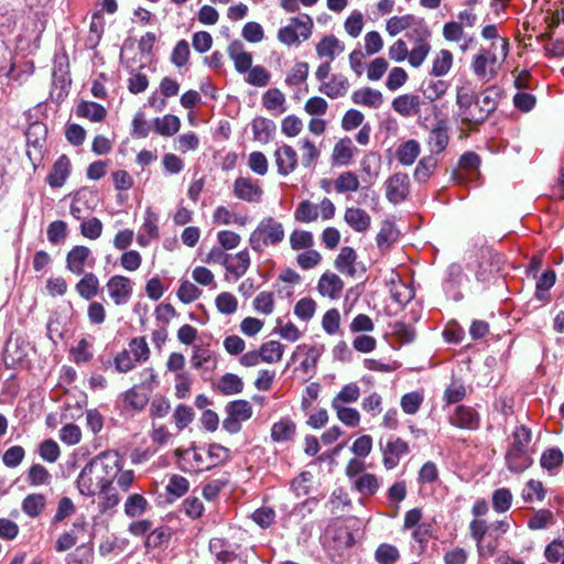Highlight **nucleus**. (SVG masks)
I'll return each instance as SVG.
<instances>
[{"label": "nucleus", "mask_w": 564, "mask_h": 564, "mask_svg": "<svg viewBox=\"0 0 564 564\" xmlns=\"http://www.w3.org/2000/svg\"><path fill=\"white\" fill-rule=\"evenodd\" d=\"M399 237V231L391 221H383L377 234V246L380 250H388Z\"/></svg>", "instance_id": "c9c22d12"}, {"label": "nucleus", "mask_w": 564, "mask_h": 564, "mask_svg": "<svg viewBox=\"0 0 564 564\" xmlns=\"http://www.w3.org/2000/svg\"><path fill=\"white\" fill-rule=\"evenodd\" d=\"M421 147L416 140H408L399 145L397 159L403 165H412L420 155Z\"/></svg>", "instance_id": "72a5a7b5"}, {"label": "nucleus", "mask_w": 564, "mask_h": 564, "mask_svg": "<svg viewBox=\"0 0 564 564\" xmlns=\"http://www.w3.org/2000/svg\"><path fill=\"white\" fill-rule=\"evenodd\" d=\"M94 550L91 546L82 544L74 552L67 555L66 564H91Z\"/></svg>", "instance_id": "680f3d73"}, {"label": "nucleus", "mask_w": 564, "mask_h": 564, "mask_svg": "<svg viewBox=\"0 0 564 564\" xmlns=\"http://www.w3.org/2000/svg\"><path fill=\"white\" fill-rule=\"evenodd\" d=\"M189 489L188 480L180 475H172L166 485V492L173 498L184 496Z\"/></svg>", "instance_id": "0e129e2a"}, {"label": "nucleus", "mask_w": 564, "mask_h": 564, "mask_svg": "<svg viewBox=\"0 0 564 564\" xmlns=\"http://www.w3.org/2000/svg\"><path fill=\"white\" fill-rule=\"evenodd\" d=\"M490 111L484 108H464L459 113L462 123L467 126L468 129H475L479 123L484 122L489 116Z\"/></svg>", "instance_id": "c03bdc74"}, {"label": "nucleus", "mask_w": 564, "mask_h": 564, "mask_svg": "<svg viewBox=\"0 0 564 564\" xmlns=\"http://www.w3.org/2000/svg\"><path fill=\"white\" fill-rule=\"evenodd\" d=\"M208 550L215 556V563H220L237 555L239 545L225 538L215 536L209 540Z\"/></svg>", "instance_id": "f3484780"}, {"label": "nucleus", "mask_w": 564, "mask_h": 564, "mask_svg": "<svg viewBox=\"0 0 564 564\" xmlns=\"http://www.w3.org/2000/svg\"><path fill=\"white\" fill-rule=\"evenodd\" d=\"M415 17L412 14L393 15L386 22V31L390 36H395L406 29L415 25Z\"/></svg>", "instance_id": "f704fd0d"}, {"label": "nucleus", "mask_w": 564, "mask_h": 564, "mask_svg": "<svg viewBox=\"0 0 564 564\" xmlns=\"http://www.w3.org/2000/svg\"><path fill=\"white\" fill-rule=\"evenodd\" d=\"M69 86L70 79L66 78L64 75L57 76L54 74V79L50 91L51 102L57 105L62 104L68 95Z\"/></svg>", "instance_id": "ea45409f"}, {"label": "nucleus", "mask_w": 564, "mask_h": 564, "mask_svg": "<svg viewBox=\"0 0 564 564\" xmlns=\"http://www.w3.org/2000/svg\"><path fill=\"white\" fill-rule=\"evenodd\" d=\"M358 152L350 138H343L337 141L332 152V164L334 166H347Z\"/></svg>", "instance_id": "2eb2a0df"}, {"label": "nucleus", "mask_w": 564, "mask_h": 564, "mask_svg": "<svg viewBox=\"0 0 564 564\" xmlns=\"http://www.w3.org/2000/svg\"><path fill=\"white\" fill-rule=\"evenodd\" d=\"M379 487V480L373 474H364L354 481V488L362 496L375 495Z\"/></svg>", "instance_id": "79ce46f5"}, {"label": "nucleus", "mask_w": 564, "mask_h": 564, "mask_svg": "<svg viewBox=\"0 0 564 564\" xmlns=\"http://www.w3.org/2000/svg\"><path fill=\"white\" fill-rule=\"evenodd\" d=\"M360 397V389L357 383H348L332 400V408H337V404H346L356 402Z\"/></svg>", "instance_id": "09e8293b"}, {"label": "nucleus", "mask_w": 564, "mask_h": 564, "mask_svg": "<svg viewBox=\"0 0 564 564\" xmlns=\"http://www.w3.org/2000/svg\"><path fill=\"white\" fill-rule=\"evenodd\" d=\"M106 286L109 296L116 305H123L128 303L132 295V282L127 276L113 275L108 280Z\"/></svg>", "instance_id": "9b49d317"}, {"label": "nucleus", "mask_w": 564, "mask_h": 564, "mask_svg": "<svg viewBox=\"0 0 564 564\" xmlns=\"http://www.w3.org/2000/svg\"><path fill=\"white\" fill-rule=\"evenodd\" d=\"M419 120L420 124L430 131L427 144L431 154L436 156L448 145L449 137L446 121L437 108H424V111L419 113Z\"/></svg>", "instance_id": "20e7f679"}, {"label": "nucleus", "mask_w": 564, "mask_h": 564, "mask_svg": "<svg viewBox=\"0 0 564 564\" xmlns=\"http://www.w3.org/2000/svg\"><path fill=\"white\" fill-rule=\"evenodd\" d=\"M556 280L553 270H546L536 281L535 297L540 301L547 302L550 300L549 290L554 285Z\"/></svg>", "instance_id": "a18cd8bd"}, {"label": "nucleus", "mask_w": 564, "mask_h": 564, "mask_svg": "<svg viewBox=\"0 0 564 564\" xmlns=\"http://www.w3.org/2000/svg\"><path fill=\"white\" fill-rule=\"evenodd\" d=\"M296 426L290 419H282L274 423L271 429V437L275 442H285L295 434Z\"/></svg>", "instance_id": "58836bf2"}, {"label": "nucleus", "mask_w": 564, "mask_h": 564, "mask_svg": "<svg viewBox=\"0 0 564 564\" xmlns=\"http://www.w3.org/2000/svg\"><path fill=\"white\" fill-rule=\"evenodd\" d=\"M225 410L228 415H231L241 422L249 420L253 413L251 404L247 400L242 399L228 402Z\"/></svg>", "instance_id": "37998d69"}, {"label": "nucleus", "mask_w": 564, "mask_h": 564, "mask_svg": "<svg viewBox=\"0 0 564 564\" xmlns=\"http://www.w3.org/2000/svg\"><path fill=\"white\" fill-rule=\"evenodd\" d=\"M121 456L116 451H105L91 458L80 470L76 484L80 495L99 496L100 510L107 511L120 502V497L112 487L120 468Z\"/></svg>", "instance_id": "f257e3e1"}, {"label": "nucleus", "mask_w": 564, "mask_h": 564, "mask_svg": "<svg viewBox=\"0 0 564 564\" xmlns=\"http://www.w3.org/2000/svg\"><path fill=\"white\" fill-rule=\"evenodd\" d=\"M359 188V180L351 171L343 172L335 180V189L337 193L356 192Z\"/></svg>", "instance_id": "8fccbe9b"}, {"label": "nucleus", "mask_w": 564, "mask_h": 564, "mask_svg": "<svg viewBox=\"0 0 564 564\" xmlns=\"http://www.w3.org/2000/svg\"><path fill=\"white\" fill-rule=\"evenodd\" d=\"M364 24V14L358 10H354L345 20L344 29L349 36L356 39L361 34Z\"/></svg>", "instance_id": "bf43d9fd"}, {"label": "nucleus", "mask_w": 564, "mask_h": 564, "mask_svg": "<svg viewBox=\"0 0 564 564\" xmlns=\"http://www.w3.org/2000/svg\"><path fill=\"white\" fill-rule=\"evenodd\" d=\"M512 494L508 488L496 489L492 494V507L499 512H506L512 505Z\"/></svg>", "instance_id": "e2e57ef3"}, {"label": "nucleus", "mask_w": 564, "mask_h": 564, "mask_svg": "<svg viewBox=\"0 0 564 564\" xmlns=\"http://www.w3.org/2000/svg\"><path fill=\"white\" fill-rule=\"evenodd\" d=\"M410 193V180L405 173H394L386 181L387 199L397 205L405 200Z\"/></svg>", "instance_id": "6e6552de"}, {"label": "nucleus", "mask_w": 564, "mask_h": 564, "mask_svg": "<svg viewBox=\"0 0 564 564\" xmlns=\"http://www.w3.org/2000/svg\"><path fill=\"white\" fill-rule=\"evenodd\" d=\"M344 219L357 232L368 230L371 224V217L369 214L357 207L346 208Z\"/></svg>", "instance_id": "b1692460"}, {"label": "nucleus", "mask_w": 564, "mask_h": 564, "mask_svg": "<svg viewBox=\"0 0 564 564\" xmlns=\"http://www.w3.org/2000/svg\"><path fill=\"white\" fill-rule=\"evenodd\" d=\"M314 22L308 14H300L290 19L289 24L278 31V40L288 46H299L307 41L313 33Z\"/></svg>", "instance_id": "423d86ee"}, {"label": "nucleus", "mask_w": 564, "mask_h": 564, "mask_svg": "<svg viewBox=\"0 0 564 564\" xmlns=\"http://www.w3.org/2000/svg\"><path fill=\"white\" fill-rule=\"evenodd\" d=\"M564 462V455L561 449L552 447L545 449L540 458L541 467L550 475H556Z\"/></svg>", "instance_id": "a878e982"}, {"label": "nucleus", "mask_w": 564, "mask_h": 564, "mask_svg": "<svg viewBox=\"0 0 564 564\" xmlns=\"http://www.w3.org/2000/svg\"><path fill=\"white\" fill-rule=\"evenodd\" d=\"M253 308L263 315H270L274 310V296L272 292L262 291L253 300Z\"/></svg>", "instance_id": "69168bd1"}, {"label": "nucleus", "mask_w": 564, "mask_h": 564, "mask_svg": "<svg viewBox=\"0 0 564 564\" xmlns=\"http://www.w3.org/2000/svg\"><path fill=\"white\" fill-rule=\"evenodd\" d=\"M406 453H409L408 443L400 437H392L383 449V465L388 469L394 468L399 464L400 457Z\"/></svg>", "instance_id": "dca6fc26"}, {"label": "nucleus", "mask_w": 564, "mask_h": 564, "mask_svg": "<svg viewBox=\"0 0 564 564\" xmlns=\"http://www.w3.org/2000/svg\"><path fill=\"white\" fill-rule=\"evenodd\" d=\"M317 289L323 296L338 299L344 289V282L337 274L326 272L319 278Z\"/></svg>", "instance_id": "5701e85b"}, {"label": "nucleus", "mask_w": 564, "mask_h": 564, "mask_svg": "<svg viewBox=\"0 0 564 564\" xmlns=\"http://www.w3.org/2000/svg\"><path fill=\"white\" fill-rule=\"evenodd\" d=\"M217 310L225 315L234 314L238 308L237 299L229 292H223L215 300Z\"/></svg>", "instance_id": "338daca9"}, {"label": "nucleus", "mask_w": 564, "mask_h": 564, "mask_svg": "<svg viewBox=\"0 0 564 564\" xmlns=\"http://www.w3.org/2000/svg\"><path fill=\"white\" fill-rule=\"evenodd\" d=\"M357 253L351 247H343L335 259V268L344 275L357 274Z\"/></svg>", "instance_id": "412c9836"}, {"label": "nucleus", "mask_w": 564, "mask_h": 564, "mask_svg": "<svg viewBox=\"0 0 564 564\" xmlns=\"http://www.w3.org/2000/svg\"><path fill=\"white\" fill-rule=\"evenodd\" d=\"M70 161L67 155H61L53 164L46 182L51 187H62L69 176Z\"/></svg>", "instance_id": "4be33fe9"}, {"label": "nucleus", "mask_w": 564, "mask_h": 564, "mask_svg": "<svg viewBox=\"0 0 564 564\" xmlns=\"http://www.w3.org/2000/svg\"><path fill=\"white\" fill-rule=\"evenodd\" d=\"M414 33L416 34L417 43L411 51H409L408 62L412 67L419 68L424 63L431 51V45L424 41V39L430 35V32L425 25L420 23L414 29Z\"/></svg>", "instance_id": "9d476101"}, {"label": "nucleus", "mask_w": 564, "mask_h": 564, "mask_svg": "<svg viewBox=\"0 0 564 564\" xmlns=\"http://www.w3.org/2000/svg\"><path fill=\"white\" fill-rule=\"evenodd\" d=\"M232 192L237 198L248 203H258L263 195L258 181L242 176L235 180Z\"/></svg>", "instance_id": "f8f14e48"}, {"label": "nucleus", "mask_w": 564, "mask_h": 564, "mask_svg": "<svg viewBox=\"0 0 564 564\" xmlns=\"http://www.w3.org/2000/svg\"><path fill=\"white\" fill-rule=\"evenodd\" d=\"M227 53L234 62L235 69L238 73H247L252 65V55L247 52L240 41L231 42L227 47Z\"/></svg>", "instance_id": "a211bd4d"}, {"label": "nucleus", "mask_w": 564, "mask_h": 564, "mask_svg": "<svg viewBox=\"0 0 564 564\" xmlns=\"http://www.w3.org/2000/svg\"><path fill=\"white\" fill-rule=\"evenodd\" d=\"M243 386L239 376L228 372L220 377L215 389L223 395H232L242 392Z\"/></svg>", "instance_id": "bb28decb"}, {"label": "nucleus", "mask_w": 564, "mask_h": 564, "mask_svg": "<svg viewBox=\"0 0 564 564\" xmlns=\"http://www.w3.org/2000/svg\"><path fill=\"white\" fill-rule=\"evenodd\" d=\"M352 101L358 105L364 106H378L382 104V94L369 87L361 88L356 90L351 97Z\"/></svg>", "instance_id": "a19ab883"}, {"label": "nucleus", "mask_w": 564, "mask_h": 564, "mask_svg": "<svg viewBox=\"0 0 564 564\" xmlns=\"http://www.w3.org/2000/svg\"><path fill=\"white\" fill-rule=\"evenodd\" d=\"M301 164L305 169L312 170L314 167L315 162L319 156V151L316 145L305 139L301 142Z\"/></svg>", "instance_id": "864d4df0"}, {"label": "nucleus", "mask_w": 564, "mask_h": 564, "mask_svg": "<svg viewBox=\"0 0 564 564\" xmlns=\"http://www.w3.org/2000/svg\"><path fill=\"white\" fill-rule=\"evenodd\" d=\"M454 56L451 51L443 48L435 54L432 61L431 74L435 77L447 75L453 66Z\"/></svg>", "instance_id": "c85d7f7f"}, {"label": "nucleus", "mask_w": 564, "mask_h": 564, "mask_svg": "<svg viewBox=\"0 0 564 564\" xmlns=\"http://www.w3.org/2000/svg\"><path fill=\"white\" fill-rule=\"evenodd\" d=\"M46 498L42 494L28 495L21 505L22 511L31 518L39 517L45 509Z\"/></svg>", "instance_id": "473e14b6"}, {"label": "nucleus", "mask_w": 564, "mask_h": 564, "mask_svg": "<svg viewBox=\"0 0 564 564\" xmlns=\"http://www.w3.org/2000/svg\"><path fill=\"white\" fill-rule=\"evenodd\" d=\"M89 260H91L89 265L93 267L95 261L91 258L90 249L85 246H75L66 256V267L70 272L79 275L84 273L85 265Z\"/></svg>", "instance_id": "4468645a"}, {"label": "nucleus", "mask_w": 564, "mask_h": 564, "mask_svg": "<svg viewBox=\"0 0 564 564\" xmlns=\"http://www.w3.org/2000/svg\"><path fill=\"white\" fill-rule=\"evenodd\" d=\"M531 440V430L524 425L517 426L512 432L511 442L505 455L507 468L511 473H522L533 464L529 452Z\"/></svg>", "instance_id": "7ed1b4c3"}, {"label": "nucleus", "mask_w": 564, "mask_h": 564, "mask_svg": "<svg viewBox=\"0 0 564 564\" xmlns=\"http://www.w3.org/2000/svg\"><path fill=\"white\" fill-rule=\"evenodd\" d=\"M436 166L437 159L435 155L430 154L422 158L414 170L413 176L415 181L419 183H425L431 177Z\"/></svg>", "instance_id": "4c0bfd02"}, {"label": "nucleus", "mask_w": 564, "mask_h": 564, "mask_svg": "<svg viewBox=\"0 0 564 564\" xmlns=\"http://www.w3.org/2000/svg\"><path fill=\"white\" fill-rule=\"evenodd\" d=\"M318 217V207L310 200L301 202L294 213V218L301 223H312Z\"/></svg>", "instance_id": "6e6d98bb"}, {"label": "nucleus", "mask_w": 564, "mask_h": 564, "mask_svg": "<svg viewBox=\"0 0 564 564\" xmlns=\"http://www.w3.org/2000/svg\"><path fill=\"white\" fill-rule=\"evenodd\" d=\"M284 237L285 232L282 223L273 217H264L250 234L248 241L253 251L262 253L267 247L276 246L282 242Z\"/></svg>", "instance_id": "39448f33"}, {"label": "nucleus", "mask_w": 564, "mask_h": 564, "mask_svg": "<svg viewBox=\"0 0 564 564\" xmlns=\"http://www.w3.org/2000/svg\"><path fill=\"white\" fill-rule=\"evenodd\" d=\"M99 280L93 272L85 273L84 276L76 284V291L85 299L90 300L99 292Z\"/></svg>", "instance_id": "c756f323"}, {"label": "nucleus", "mask_w": 564, "mask_h": 564, "mask_svg": "<svg viewBox=\"0 0 564 564\" xmlns=\"http://www.w3.org/2000/svg\"><path fill=\"white\" fill-rule=\"evenodd\" d=\"M208 468L216 467L230 460V449L220 444H210L206 449Z\"/></svg>", "instance_id": "e433bc0d"}, {"label": "nucleus", "mask_w": 564, "mask_h": 564, "mask_svg": "<svg viewBox=\"0 0 564 564\" xmlns=\"http://www.w3.org/2000/svg\"><path fill=\"white\" fill-rule=\"evenodd\" d=\"M175 454L180 457H189L192 458V460L194 462V464H192V469L195 470V471H203V470H208V466H207V460H206V455H204L203 453H200V448L196 447V446H193L191 448H187V449H176L175 451Z\"/></svg>", "instance_id": "49530a36"}, {"label": "nucleus", "mask_w": 564, "mask_h": 564, "mask_svg": "<svg viewBox=\"0 0 564 564\" xmlns=\"http://www.w3.org/2000/svg\"><path fill=\"white\" fill-rule=\"evenodd\" d=\"M251 264L250 253L247 249L240 250L235 254H230L228 260L227 272L235 276L236 280L243 276Z\"/></svg>", "instance_id": "393cba45"}, {"label": "nucleus", "mask_w": 564, "mask_h": 564, "mask_svg": "<svg viewBox=\"0 0 564 564\" xmlns=\"http://www.w3.org/2000/svg\"><path fill=\"white\" fill-rule=\"evenodd\" d=\"M489 529L485 520H473L469 523L470 535L476 541L477 552L480 557H490L497 550L495 541H487L486 534Z\"/></svg>", "instance_id": "0eeeda50"}, {"label": "nucleus", "mask_w": 564, "mask_h": 564, "mask_svg": "<svg viewBox=\"0 0 564 564\" xmlns=\"http://www.w3.org/2000/svg\"><path fill=\"white\" fill-rule=\"evenodd\" d=\"M127 350L130 351L134 360L138 362L147 361L150 357V348L145 337L132 338Z\"/></svg>", "instance_id": "4d7b16f0"}, {"label": "nucleus", "mask_w": 564, "mask_h": 564, "mask_svg": "<svg viewBox=\"0 0 564 564\" xmlns=\"http://www.w3.org/2000/svg\"><path fill=\"white\" fill-rule=\"evenodd\" d=\"M344 50L343 42L333 34L325 35L315 46L317 56L329 62H333Z\"/></svg>", "instance_id": "6ab92c4d"}, {"label": "nucleus", "mask_w": 564, "mask_h": 564, "mask_svg": "<svg viewBox=\"0 0 564 564\" xmlns=\"http://www.w3.org/2000/svg\"><path fill=\"white\" fill-rule=\"evenodd\" d=\"M314 243L312 232L305 230H294L290 235V246L293 250L311 249Z\"/></svg>", "instance_id": "774afa93"}, {"label": "nucleus", "mask_w": 564, "mask_h": 564, "mask_svg": "<svg viewBox=\"0 0 564 564\" xmlns=\"http://www.w3.org/2000/svg\"><path fill=\"white\" fill-rule=\"evenodd\" d=\"M508 41L500 39L499 45L491 43L488 48H481L471 59L474 74L486 82L495 78L508 55Z\"/></svg>", "instance_id": "f03ea898"}, {"label": "nucleus", "mask_w": 564, "mask_h": 564, "mask_svg": "<svg viewBox=\"0 0 564 564\" xmlns=\"http://www.w3.org/2000/svg\"><path fill=\"white\" fill-rule=\"evenodd\" d=\"M274 161L278 173L282 176H288L295 171L299 156L291 145L282 144L274 151Z\"/></svg>", "instance_id": "ddd939ff"}, {"label": "nucleus", "mask_w": 564, "mask_h": 564, "mask_svg": "<svg viewBox=\"0 0 564 564\" xmlns=\"http://www.w3.org/2000/svg\"><path fill=\"white\" fill-rule=\"evenodd\" d=\"M29 485L37 487L42 485H48L52 476L48 470L41 464H33L26 474Z\"/></svg>", "instance_id": "3c124183"}, {"label": "nucleus", "mask_w": 564, "mask_h": 564, "mask_svg": "<svg viewBox=\"0 0 564 564\" xmlns=\"http://www.w3.org/2000/svg\"><path fill=\"white\" fill-rule=\"evenodd\" d=\"M399 557L398 549L388 543L380 544L375 552V558L379 564H394Z\"/></svg>", "instance_id": "052dcab7"}, {"label": "nucleus", "mask_w": 564, "mask_h": 564, "mask_svg": "<svg viewBox=\"0 0 564 564\" xmlns=\"http://www.w3.org/2000/svg\"><path fill=\"white\" fill-rule=\"evenodd\" d=\"M442 34L445 41L458 44L462 52H466L476 45V39L465 33L464 26L457 21H449L443 25Z\"/></svg>", "instance_id": "1a4fd4ad"}, {"label": "nucleus", "mask_w": 564, "mask_h": 564, "mask_svg": "<svg viewBox=\"0 0 564 564\" xmlns=\"http://www.w3.org/2000/svg\"><path fill=\"white\" fill-rule=\"evenodd\" d=\"M284 349L285 346L278 340L263 343L259 348L261 360L267 364L279 362L282 359Z\"/></svg>", "instance_id": "2f4dec72"}, {"label": "nucleus", "mask_w": 564, "mask_h": 564, "mask_svg": "<svg viewBox=\"0 0 564 564\" xmlns=\"http://www.w3.org/2000/svg\"><path fill=\"white\" fill-rule=\"evenodd\" d=\"M149 398L147 393L140 391L137 387H133L124 392L123 403L124 406L130 408L134 411H141L148 404Z\"/></svg>", "instance_id": "de8ad7c7"}, {"label": "nucleus", "mask_w": 564, "mask_h": 564, "mask_svg": "<svg viewBox=\"0 0 564 564\" xmlns=\"http://www.w3.org/2000/svg\"><path fill=\"white\" fill-rule=\"evenodd\" d=\"M148 507L147 499L139 494L130 495L124 503V512L130 518H135L144 513Z\"/></svg>", "instance_id": "5fc2aeb1"}, {"label": "nucleus", "mask_w": 564, "mask_h": 564, "mask_svg": "<svg viewBox=\"0 0 564 564\" xmlns=\"http://www.w3.org/2000/svg\"><path fill=\"white\" fill-rule=\"evenodd\" d=\"M213 221L218 225H238L243 227L248 223L247 216L237 215L225 206H218L213 214Z\"/></svg>", "instance_id": "7c9ffc66"}, {"label": "nucleus", "mask_w": 564, "mask_h": 564, "mask_svg": "<svg viewBox=\"0 0 564 564\" xmlns=\"http://www.w3.org/2000/svg\"><path fill=\"white\" fill-rule=\"evenodd\" d=\"M451 423L459 429L476 430L479 426V416L473 408L458 405L451 416Z\"/></svg>", "instance_id": "aec40b11"}, {"label": "nucleus", "mask_w": 564, "mask_h": 564, "mask_svg": "<svg viewBox=\"0 0 564 564\" xmlns=\"http://www.w3.org/2000/svg\"><path fill=\"white\" fill-rule=\"evenodd\" d=\"M154 128L156 133L161 135H173L180 129V119L172 115H166L163 118H156L154 120Z\"/></svg>", "instance_id": "603ef678"}, {"label": "nucleus", "mask_w": 564, "mask_h": 564, "mask_svg": "<svg viewBox=\"0 0 564 564\" xmlns=\"http://www.w3.org/2000/svg\"><path fill=\"white\" fill-rule=\"evenodd\" d=\"M349 82L343 75H334L330 80L321 85L319 90L329 98H338L348 91Z\"/></svg>", "instance_id": "cd10ccee"}, {"label": "nucleus", "mask_w": 564, "mask_h": 564, "mask_svg": "<svg viewBox=\"0 0 564 564\" xmlns=\"http://www.w3.org/2000/svg\"><path fill=\"white\" fill-rule=\"evenodd\" d=\"M423 401V393L419 391H413L402 395L400 405L404 413L413 415L420 410Z\"/></svg>", "instance_id": "13d9d810"}]
</instances>
